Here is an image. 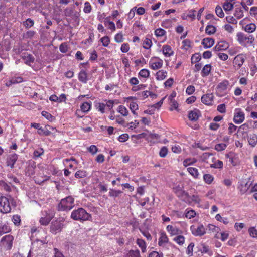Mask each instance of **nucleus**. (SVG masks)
Masks as SVG:
<instances>
[{"instance_id":"44","label":"nucleus","mask_w":257,"mask_h":257,"mask_svg":"<svg viewBox=\"0 0 257 257\" xmlns=\"http://www.w3.org/2000/svg\"><path fill=\"white\" fill-rule=\"evenodd\" d=\"M197 162V160L195 158H187L184 160L183 163L184 166H187L192 165Z\"/></svg>"},{"instance_id":"15","label":"nucleus","mask_w":257,"mask_h":257,"mask_svg":"<svg viewBox=\"0 0 257 257\" xmlns=\"http://www.w3.org/2000/svg\"><path fill=\"white\" fill-rule=\"evenodd\" d=\"M229 45L228 42L225 41H221L216 45L213 49L215 51H220L226 50L229 48Z\"/></svg>"},{"instance_id":"27","label":"nucleus","mask_w":257,"mask_h":257,"mask_svg":"<svg viewBox=\"0 0 257 257\" xmlns=\"http://www.w3.org/2000/svg\"><path fill=\"white\" fill-rule=\"evenodd\" d=\"M256 26L254 23H249L246 25L244 27V30L249 33H252L254 32L256 30Z\"/></svg>"},{"instance_id":"62","label":"nucleus","mask_w":257,"mask_h":257,"mask_svg":"<svg viewBox=\"0 0 257 257\" xmlns=\"http://www.w3.org/2000/svg\"><path fill=\"white\" fill-rule=\"evenodd\" d=\"M83 11L85 13H90L91 11V6L89 2H86L85 3Z\"/></svg>"},{"instance_id":"2","label":"nucleus","mask_w":257,"mask_h":257,"mask_svg":"<svg viewBox=\"0 0 257 257\" xmlns=\"http://www.w3.org/2000/svg\"><path fill=\"white\" fill-rule=\"evenodd\" d=\"M74 205V198L71 196H68L62 199L58 205L59 211H64L71 210Z\"/></svg>"},{"instance_id":"60","label":"nucleus","mask_w":257,"mask_h":257,"mask_svg":"<svg viewBox=\"0 0 257 257\" xmlns=\"http://www.w3.org/2000/svg\"><path fill=\"white\" fill-rule=\"evenodd\" d=\"M42 115L49 120L52 121L54 119V117L47 111H43Z\"/></svg>"},{"instance_id":"4","label":"nucleus","mask_w":257,"mask_h":257,"mask_svg":"<svg viewBox=\"0 0 257 257\" xmlns=\"http://www.w3.org/2000/svg\"><path fill=\"white\" fill-rule=\"evenodd\" d=\"M114 106V101L111 100H105L103 102L96 104V107L98 111L102 113L105 112L106 110H111Z\"/></svg>"},{"instance_id":"54","label":"nucleus","mask_w":257,"mask_h":257,"mask_svg":"<svg viewBox=\"0 0 257 257\" xmlns=\"http://www.w3.org/2000/svg\"><path fill=\"white\" fill-rule=\"evenodd\" d=\"M166 31L162 29L158 28L155 31V34L157 37H162L165 35Z\"/></svg>"},{"instance_id":"47","label":"nucleus","mask_w":257,"mask_h":257,"mask_svg":"<svg viewBox=\"0 0 257 257\" xmlns=\"http://www.w3.org/2000/svg\"><path fill=\"white\" fill-rule=\"evenodd\" d=\"M206 33L209 35L214 34L216 31V28L213 25H208L205 29Z\"/></svg>"},{"instance_id":"24","label":"nucleus","mask_w":257,"mask_h":257,"mask_svg":"<svg viewBox=\"0 0 257 257\" xmlns=\"http://www.w3.org/2000/svg\"><path fill=\"white\" fill-rule=\"evenodd\" d=\"M249 144L252 147H254L257 144V135L255 134H250L247 137Z\"/></svg>"},{"instance_id":"3","label":"nucleus","mask_w":257,"mask_h":257,"mask_svg":"<svg viewBox=\"0 0 257 257\" xmlns=\"http://www.w3.org/2000/svg\"><path fill=\"white\" fill-rule=\"evenodd\" d=\"M236 37L239 43L244 46L251 45L254 41V37L252 35H246L242 32H238Z\"/></svg>"},{"instance_id":"9","label":"nucleus","mask_w":257,"mask_h":257,"mask_svg":"<svg viewBox=\"0 0 257 257\" xmlns=\"http://www.w3.org/2000/svg\"><path fill=\"white\" fill-rule=\"evenodd\" d=\"M229 84V81L225 80L218 84L216 87V91L219 96H223L227 93Z\"/></svg>"},{"instance_id":"22","label":"nucleus","mask_w":257,"mask_h":257,"mask_svg":"<svg viewBox=\"0 0 257 257\" xmlns=\"http://www.w3.org/2000/svg\"><path fill=\"white\" fill-rule=\"evenodd\" d=\"M22 59L25 63L28 65H30L35 60L34 57L31 54L28 53L24 54L22 56Z\"/></svg>"},{"instance_id":"16","label":"nucleus","mask_w":257,"mask_h":257,"mask_svg":"<svg viewBox=\"0 0 257 257\" xmlns=\"http://www.w3.org/2000/svg\"><path fill=\"white\" fill-rule=\"evenodd\" d=\"M214 96L212 93L204 95L201 97V101L206 105H211L213 102Z\"/></svg>"},{"instance_id":"61","label":"nucleus","mask_w":257,"mask_h":257,"mask_svg":"<svg viewBox=\"0 0 257 257\" xmlns=\"http://www.w3.org/2000/svg\"><path fill=\"white\" fill-rule=\"evenodd\" d=\"M217 55L220 60L223 61H225L227 60V59L228 58V56L227 55V54L222 53L221 52L217 53Z\"/></svg>"},{"instance_id":"33","label":"nucleus","mask_w":257,"mask_h":257,"mask_svg":"<svg viewBox=\"0 0 257 257\" xmlns=\"http://www.w3.org/2000/svg\"><path fill=\"white\" fill-rule=\"evenodd\" d=\"M211 65L210 64L205 65L201 72V75L203 77L209 75L211 70Z\"/></svg>"},{"instance_id":"57","label":"nucleus","mask_w":257,"mask_h":257,"mask_svg":"<svg viewBox=\"0 0 257 257\" xmlns=\"http://www.w3.org/2000/svg\"><path fill=\"white\" fill-rule=\"evenodd\" d=\"M215 12H216V15L218 17H219L220 18L224 17V13L222 11V8L220 6H218L216 7Z\"/></svg>"},{"instance_id":"53","label":"nucleus","mask_w":257,"mask_h":257,"mask_svg":"<svg viewBox=\"0 0 257 257\" xmlns=\"http://www.w3.org/2000/svg\"><path fill=\"white\" fill-rule=\"evenodd\" d=\"M115 41L117 43H121L123 41V36L122 33H117L114 37Z\"/></svg>"},{"instance_id":"48","label":"nucleus","mask_w":257,"mask_h":257,"mask_svg":"<svg viewBox=\"0 0 257 257\" xmlns=\"http://www.w3.org/2000/svg\"><path fill=\"white\" fill-rule=\"evenodd\" d=\"M102 45L104 47H108L110 43V38L108 36H104L100 39Z\"/></svg>"},{"instance_id":"23","label":"nucleus","mask_w":257,"mask_h":257,"mask_svg":"<svg viewBox=\"0 0 257 257\" xmlns=\"http://www.w3.org/2000/svg\"><path fill=\"white\" fill-rule=\"evenodd\" d=\"M79 80L83 83H86L88 81V75L84 70H81L78 74Z\"/></svg>"},{"instance_id":"19","label":"nucleus","mask_w":257,"mask_h":257,"mask_svg":"<svg viewBox=\"0 0 257 257\" xmlns=\"http://www.w3.org/2000/svg\"><path fill=\"white\" fill-rule=\"evenodd\" d=\"M169 241V239L165 232H161L159 238L158 245L160 246L164 247Z\"/></svg>"},{"instance_id":"40","label":"nucleus","mask_w":257,"mask_h":257,"mask_svg":"<svg viewBox=\"0 0 257 257\" xmlns=\"http://www.w3.org/2000/svg\"><path fill=\"white\" fill-rule=\"evenodd\" d=\"M122 192L120 190H117L114 189H110L109 192V195L110 197H118Z\"/></svg>"},{"instance_id":"50","label":"nucleus","mask_w":257,"mask_h":257,"mask_svg":"<svg viewBox=\"0 0 257 257\" xmlns=\"http://www.w3.org/2000/svg\"><path fill=\"white\" fill-rule=\"evenodd\" d=\"M86 176V173L84 171L79 170L75 174V177L77 178H82Z\"/></svg>"},{"instance_id":"55","label":"nucleus","mask_w":257,"mask_h":257,"mask_svg":"<svg viewBox=\"0 0 257 257\" xmlns=\"http://www.w3.org/2000/svg\"><path fill=\"white\" fill-rule=\"evenodd\" d=\"M130 109L134 114H135V110L138 109V105L135 102H132L130 104Z\"/></svg>"},{"instance_id":"39","label":"nucleus","mask_w":257,"mask_h":257,"mask_svg":"<svg viewBox=\"0 0 257 257\" xmlns=\"http://www.w3.org/2000/svg\"><path fill=\"white\" fill-rule=\"evenodd\" d=\"M203 179L206 183L208 184H210L213 182L214 180V177L211 174H206L204 175Z\"/></svg>"},{"instance_id":"26","label":"nucleus","mask_w":257,"mask_h":257,"mask_svg":"<svg viewBox=\"0 0 257 257\" xmlns=\"http://www.w3.org/2000/svg\"><path fill=\"white\" fill-rule=\"evenodd\" d=\"M199 117V111L197 110L191 111L189 112L188 118L191 121H196Z\"/></svg>"},{"instance_id":"21","label":"nucleus","mask_w":257,"mask_h":257,"mask_svg":"<svg viewBox=\"0 0 257 257\" xmlns=\"http://www.w3.org/2000/svg\"><path fill=\"white\" fill-rule=\"evenodd\" d=\"M166 230L171 236L179 234L181 233V231L178 228L176 227H174L171 225H168L167 226Z\"/></svg>"},{"instance_id":"1","label":"nucleus","mask_w":257,"mask_h":257,"mask_svg":"<svg viewBox=\"0 0 257 257\" xmlns=\"http://www.w3.org/2000/svg\"><path fill=\"white\" fill-rule=\"evenodd\" d=\"M71 218L76 221H85L90 220L91 216L84 208H78L72 212Z\"/></svg>"},{"instance_id":"10","label":"nucleus","mask_w":257,"mask_h":257,"mask_svg":"<svg viewBox=\"0 0 257 257\" xmlns=\"http://www.w3.org/2000/svg\"><path fill=\"white\" fill-rule=\"evenodd\" d=\"M245 58V55L243 54H239L236 56L233 61L234 67L237 69L240 68L244 63Z\"/></svg>"},{"instance_id":"41","label":"nucleus","mask_w":257,"mask_h":257,"mask_svg":"<svg viewBox=\"0 0 257 257\" xmlns=\"http://www.w3.org/2000/svg\"><path fill=\"white\" fill-rule=\"evenodd\" d=\"M227 146L226 143H219L215 146L214 149L217 151H222L224 150Z\"/></svg>"},{"instance_id":"13","label":"nucleus","mask_w":257,"mask_h":257,"mask_svg":"<svg viewBox=\"0 0 257 257\" xmlns=\"http://www.w3.org/2000/svg\"><path fill=\"white\" fill-rule=\"evenodd\" d=\"M63 224L60 221H55L52 222L51 224V232L53 234H56L61 231L63 227Z\"/></svg>"},{"instance_id":"7","label":"nucleus","mask_w":257,"mask_h":257,"mask_svg":"<svg viewBox=\"0 0 257 257\" xmlns=\"http://www.w3.org/2000/svg\"><path fill=\"white\" fill-rule=\"evenodd\" d=\"M14 237L11 235H7L3 237L0 242V245L7 250L10 249L13 245Z\"/></svg>"},{"instance_id":"8","label":"nucleus","mask_w":257,"mask_h":257,"mask_svg":"<svg viewBox=\"0 0 257 257\" xmlns=\"http://www.w3.org/2000/svg\"><path fill=\"white\" fill-rule=\"evenodd\" d=\"M11 210L8 199L4 196L0 197V212L2 213H9Z\"/></svg>"},{"instance_id":"63","label":"nucleus","mask_w":257,"mask_h":257,"mask_svg":"<svg viewBox=\"0 0 257 257\" xmlns=\"http://www.w3.org/2000/svg\"><path fill=\"white\" fill-rule=\"evenodd\" d=\"M168 153V149L166 147H163L159 152V155L161 157H165Z\"/></svg>"},{"instance_id":"56","label":"nucleus","mask_w":257,"mask_h":257,"mask_svg":"<svg viewBox=\"0 0 257 257\" xmlns=\"http://www.w3.org/2000/svg\"><path fill=\"white\" fill-rule=\"evenodd\" d=\"M248 232L251 237L253 238L257 237V230L254 227H251L249 229Z\"/></svg>"},{"instance_id":"59","label":"nucleus","mask_w":257,"mask_h":257,"mask_svg":"<svg viewBox=\"0 0 257 257\" xmlns=\"http://www.w3.org/2000/svg\"><path fill=\"white\" fill-rule=\"evenodd\" d=\"M201 59V56L199 54H195L191 57V63H195Z\"/></svg>"},{"instance_id":"42","label":"nucleus","mask_w":257,"mask_h":257,"mask_svg":"<svg viewBox=\"0 0 257 257\" xmlns=\"http://www.w3.org/2000/svg\"><path fill=\"white\" fill-rule=\"evenodd\" d=\"M234 15L237 19H240L244 16L243 11L241 8H236Z\"/></svg>"},{"instance_id":"34","label":"nucleus","mask_w":257,"mask_h":257,"mask_svg":"<svg viewBox=\"0 0 257 257\" xmlns=\"http://www.w3.org/2000/svg\"><path fill=\"white\" fill-rule=\"evenodd\" d=\"M137 245L141 248L143 252L146 250V244L145 241L142 239H138L137 240Z\"/></svg>"},{"instance_id":"11","label":"nucleus","mask_w":257,"mask_h":257,"mask_svg":"<svg viewBox=\"0 0 257 257\" xmlns=\"http://www.w3.org/2000/svg\"><path fill=\"white\" fill-rule=\"evenodd\" d=\"M192 234L195 236H202L206 231L203 225L200 224L197 226L192 225L190 227Z\"/></svg>"},{"instance_id":"49","label":"nucleus","mask_w":257,"mask_h":257,"mask_svg":"<svg viewBox=\"0 0 257 257\" xmlns=\"http://www.w3.org/2000/svg\"><path fill=\"white\" fill-rule=\"evenodd\" d=\"M191 47V42L188 39H185L182 42V49L188 50Z\"/></svg>"},{"instance_id":"35","label":"nucleus","mask_w":257,"mask_h":257,"mask_svg":"<svg viewBox=\"0 0 257 257\" xmlns=\"http://www.w3.org/2000/svg\"><path fill=\"white\" fill-rule=\"evenodd\" d=\"M117 111L124 116H126L128 113L127 108L123 105H119Z\"/></svg>"},{"instance_id":"25","label":"nucleus","mask_w":257,"mask_h":257,"mask_svg":"<svg viewBox=\"0 0 257 257\" xmlns=\"http://www.w3.org/2000/svg\"><path fill=\"white\" fill-rule=\"evenodd\" d=\"M167 72L165 70H159L156 74V78L157 80H163L167 77Z\"/></svg>"},{"instance_id":"30","label":"nucleus","mask_w":257,"mask_h":257,"mask_svg":"<svg viewBox=\"0 0 257 257\" xmlns=\"http://www.w3.org/2000/svg\"><path fill=\"white\" fill-rule=\"evenodd\" d=\"M91 102H85L80 106L81 110L84 113L88 112L91 108Z\"/></svg>"},{"instance_id":"43","label":"nucleus","mask_w":257,"mask_h":257,"mask_svg":"<svg viewBox=\"0 0 257 257\" xmlns=\"http://www.w3.org/2000/svg\"><path fill=\"white\" fill-rule=\"evenodd\" d=\"M173 240L180 245H183L185 242V238L182 235H179L175 237Z\"/></svg>"},{"instance_id":"64","label":"nucleus","mask_w":257,"mask_h":257,"mask_svg":"<svg viewBox=\"0 0 257 257\" xmlns=\"http://www.w3.org/2000/svg\"><path fill=\"white\" fill-rule=\"evenodd\" d=\"M250 15L257 19V7H252L250 9Z\"/></svg>"},{"instance_id":"29","label":"nucleus","mask_w":257,"mask_h":257,"mask_svg":"<svg viewBox=\"0 0 257 257\" xmlns=\"http://www.w3.org/2000/svg\"><path fill=\"white\" fill-rule=\"evenodd\" d=\"M49 127L50 126H45L44 127H41L39 130H38V133L42 136H48L51 134V132L49 130Z\"/></svg>"},{"instance_id":"32","label":"nucleus","mask_w":257,"mask_h":257,"mask_svg":"<svg viewBox=\"0 0 257 257\" xmlns=\"http://www.w3.org/2000/svg\"><path fill=\"white\" fill-rule=\"evenodd\" d=\"M210 167L215 169H222L223 167V163L222 161L217 160L214 161V162L210 164Z\"/></svg>"},{"instance_id":"36","label":"nucleus","mask_w":257,"mask_h":257,"mask_svg":"<svg viewBox=\"0 0 257 257\" xmlns=\"http://www.w3.org/2000/svg\"><path fill=\"white\" fill-rule=\"evenodd\" d=\"M139 75L142 78H147L150 76V71L147 69H142L140 71Z\"/></svg>"},{"instance_id":"18","label":"nucleus","mask_w":257,"mask_h":257,"mask_svg":"<svg viewBox=\"0 0 257 257\" xmlns=\"http://www.w3.org/2000/svg\"><path fill=\"white\" fill-rule=\"evenodd\" d=\"M162 51L163 55L166 57H170L174 54V51L170 46L164 45L162 48Z\"/></svg>"},{"instance_id":"31","label":"nucleus","mask_w":257,"mask_h":257,"mask_svg":"<svg viewBox=\"0 0 257 257\" xmlns=\"http://www.w3.org/2000/svg\"><path fill=\"white\" fill-rule=\"evenodd\" d=\"M187 171L194 178L197 179L198 178L199 173L197 168L189 167L187 168Z\"/></svg>"},{"instance_id":"14","label":"nucleus","mask_w":257,"mask_h":257,"mask_svg":"<svg viewBox=\"0 0 257 257\" xmlns=\"http://www.w3.org/2000/svg\"><path fill=\"white\" fill-rule=\"evenodd\" d=\"M225 157L229 159V162L234 166L239 163V159L237 155L232 152L226 154Z\"/></svg>"},{"instance_id":"28","label":"nucleus","mask_w":257,"mask_h":257,"mask_svg":"<svg viewBox=\"0 0 257 257\" xmlns=\"http://www.w3.org/2000/svg\"><path fill=\"white\" fill-rule=\"evenodd\" d=\"M11 229L7 223L0 225V236L5 233L9 232Z\"/></svg>"},{"instance_id":"17","label":"nucleus","mask_w":257,"mask_h":257,"mask_svg":"<svg viewBox=\"0 0 257 257\" xmlns=\"http://www.w3.org/2000/svg\"><path fill=\"white\" fill-rule=\"evenodd\" d=\"M18 159V155L16 154L9 155L7 159V165L11 168L14 167V165Z\"/></svg>"},{"instance_id":"6","label":"nucleus","mask_w":257,"mask_h":257,"mask_svg":"<svg viewBox=\"0 0 257 257\" xmlns=\"http://www.w3.org/2000/svg\"><path fill=\"white\" fill-rule=\"evenodd\" d=\"M163 65V60L158 57H152L149 62V66L150 68L153 70H156L161 68Z\"/></svg>"},{"instance_id":"12","label":"nucleus","mask_w":257,"mask_h":257,"mask_svg":"<svg viewBox=\"0 0 257 257\" xmlns=\"http://www.w3.org/2000/svg\"><path fill=\"white\" fill-rule=\"evenodd\" d=\"M245 119V114L244 112L240 108H237L235 110L234 122L236 124L242 123Z\"/></svg>"},{"instance_id":"52","label":"nucleus","mask_w":257,"mask_h":257,"mask_svg":"<svg viewBox=\"0 0 257 257\" xmlns=\"http://www.w3.org/2000/svg\"><path fill=\"white\" fill-rule=\"evenodd\" d=\"M23 25L26 28H29L33 26L34 21L31 19L28 18L25 22H24Z\"/></svg>"},{"instance_id":"5","label":"nucleus","mask_w":257,"mask_h":257,"mask_svg":"<svg viewBox=\"0 0 257 257\" xmlns=\"http://www.w3.org/2000/svg\"><path fill=\"white\" fill-rule=\"evenodd\" d=\"M54 216V213L53 211L51 210L42 211L41 217L40 218L39 222L41 225L46 226L49 224Z\"/></svg>"},{"instance_id":"38","label":"nucleus","mask_w":257,"mask_h":257,"mask_svg":"<svg viewBox=\"0 0 257 257\" xmlns=\"http://www.w3.org/2000/svg\"><path fill=\"white\" fill-rule=\"evenodd\" d=\"M152 45V42L150 39L146 38L143 42V47L146 49L151 48Z\"/></svg>"},{"instance_id":"45","label":"nucleus","mask_w":257,"mask_h":257,"mask_svg":"<svg viewBox=\"0 0 257 257\" xmlns=\"http://www.w3.org/2000/svg\"><path fill=\"white\" fill-rule=\"evenodd\" d=\"M12 221L16 226H19L21 224V217L19 215L13 216Z\"/></svg>"},{"instance_id":"37","label":"nucleus","mask_w":257,"mask_h":257,"mask_svg":"<svg viewBox=\"0 0 257 257\" xmlns=\"http://www.w3.org/2000/svg\"><path fill=\"white\" fill-rule=\"evenodd\" d=\"M23 81V78L21 77H17L12 78L7 84V86H10L11 84L19 83Z\"/></svg>"},{"instance_id":"46","label":"nucleus","mask_w":257,"mask_h":257,"mask_svg":"<svg viewBox=\"0 0 257 257\" xmlns=\"http://www.w3.org/2000/svg\"><path fill=\"white\" fill-rule=\"evenodd\" d=\"M108 18H106L104 21V23L106 25L107 23L108 24V28L111 30L112 31H114L115 30V24L112 22L108 20Z\"/></svg>"},{"instance_id":"58","label":"nucleus","mask_w":257,"mask_h":257,"mask_svg":"<svg viewBox=\"0 0 257 257\" xmlns=\"http://www.w3.org/2000/svg\"><path fill=\"white\" fill-rule=\"evenodd\" d=\"M128 255L129 257H140V251L138 250H131Z\"/></svg>"},{"instance_id":"20","label":"nucleus","mask_w":257,"mask_h":257,"mask_svg":"<svg viewBox=\"0 0 257 257\" xmlns=\"http://www.w3.org/2000/svg\"><path fill=\"white\" fill-rule=\"evenodd\" d=\"M202 44L205 48L211 47L214 44V40L211 38H205L202 41Z\"/></svg>"},{"instance_id":"51","label":"nucleus","mask_w":257,"mask_h":257,"mask_svg":"<svg viewBox=\"0 0 257 257\" xmlns=\"http://www.w3.org/2000/svg\"><path fill=\"white\" fill-rule=\"evenodd\" d=\"M223 7L225 11H230L233 8V5L229 2H226L224 3Z\"/></svg>"}]
</instances>
